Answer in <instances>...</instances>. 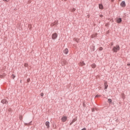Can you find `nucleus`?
Returning <instances> with one entry per match:
<instances>
[{"mask_svg":"<svg viewBox=\"0 0 130 130\" xmlns=\"http://www.w3.org/2000/svg\"><path fill=\"white\" fill-rule=\"evenodd\" d=\"M120 50V47H119V45H117L113 47L112 51L113 52H117V51H119Z\"/></svg>","mask_w":130,"mask_h":130,"instance_id":"1","label":"nucleus"},{"mask_svg":"<svg viewBox=\"0 0 130 130\" xmlns=\"http://www.w3.org/2000/svg\"><path fill=\"white\" fill-rule=\"evenodd\" d=\"M58 25V21L56 20L54 22L51 23L50 26L51 27H53L54 26H57Z\"/></svg>","mask_w":130,"mask_h":130,"instance_id":"2","label":"nucleus"},{"mask_svg":"<svg viewBox=\"0 0 130 130\" xmlns=\"http://www.w3.org/2000/svg\"><path fill=\"white\" fill-rule=\"evenodd\" d=\"M58 35L56 32H54L52 35V39L53 40H55V39H56L57 38Z\"/></svg>","mask_w":130,"mask_h":130,"instance_id":"3","label":"nucleus"},{"mask_svg":"<svg viewBox=\"0 0 130 130\" xmlns=\"http://www.w3.org/2000/svg\"><path fill=\"white\" fill-rule=\"evenodd\" d=\"M67 120H68V117L67 116H63L61 118V120L62 122H66V121H67Z\"/></svg>","mask_w":130,"mask_h":130,"instance_id":"4","label":"nucleus"},{"mask_svg":"<svg viewBox=\"0 0 130 130\" xmlns=\"http://www.w3.org/2000/svg\"><path fill=\"white\" fill-rule=\"evenodd\" d=\"M1 103H3V104H8V103H9V102L6 99H3L1 101Z\"/></svg>","mask_w":130,"mask_h":130,"instance_id":"5","label":"nucleus"},{"mask_svg":"<svg viewBox=\"0 0 130 130\" xmlns=\"http://www.w3.org/2000/svg\"><path fill=\"white\" fill-rule=\"evenodd\" d=\"M60 63L61 64V66H66V64H67V60H62L60 62Z\"/></svg>","mask_w":130,"mask_h":130,"instance_id":"6","label":"nucleus"},{"mask_svg":"<svg viewBox=\"0 0 130 130\" xmlns=\"http://www.w3.org/2000/svg\"><path fill=\"white\" fill-rule=\"evenodd\" d=\"M45 125L47 126V128H49L50 127L49 121H46L45 122Z\"/></svg>","mask_w":130,"mask_h":130,"instance_id":"7","label":"nucleus"},{"mask_svg":"<svg viewBox=\"0 0 130 130\" xmlns=\"http://www.w3.org/2000/svg\"><path fill=\"white\" fill-rule=\"evenodd\" d=\"M120 6L122 7V8H124L126 6L125 2L124 1H123L121 3Z\"/></svg>","mask_w":130,"mask_h":130,"instance_id":"8","label":"nucleus"},{"mask_svg":"<svg viewBox=\"0 0 130 130\" xmlns=\"http://www.w3.org/2000/svg\"><path fill=\"white\" fill-rule=\"evenodd\" d=\"M122 20H121V18H118L116 20V22L119 24L120 23H121Z\"/></svg>","mask_w":130,"mask_h":130,"instance_id":"9","label":"nucleus"},{"mask_svg":"<svg viewBox=\"0 0 130 130\" xmlns=\"http://www.w3.org/2000/svg\"><path fill=\"white\" fill-rule=\"evenodd\" d=\"M63 53H64V54H68L69 53V49L68 48L64 49Z\"/></svg>","mask_w":130,"mask_h":130,"instance_id":"10","label":"nucleus"},{"mask_svg":"<svg viewBox=\"0 0 130 130\" xmlns=\"http://www.w3.org/2000/svg\"><path fill=\"white\" fill-rule=\"evenodd\" d=\"M79 64L80 67H83V66H85L86 64V63H85V62H84V61H81V62H79Z\"/></svg>","mask_w":130,"mask_h":130,"instance_id":"11","label":"nucleus"},{"mask_svg":"<svg viewBox=\"0 0 130 130\" xmlns=\"http://www.w3.org/2000/svg\"><path fill=\"white\" fill-rule=\"evenodd\" d=\"M97 33L93 34L91 36V38H95V37H97Z\"/></svg>","mask_w":130,"mask_h":130,"instance_id":"12","label":"nucleus"},{"mask_svg":"<svg viewBox=\"0 0 130 130\" xmlns=\"http://www.w3.org/2000/svg\"><path fill=\"white\" fill-rule=\"evenodd\" d=\"M73 40H74V41H75L76 42H77V43L80 42V39L75 38L73 39Z\"/></svg>","mask_w":130,"mask_h":130,"instance_id":"13","label":"nucleus"},{"mask_svg":"<svg viewBox=\"0 0 130 130\" xmlns=\"http://www.w3.org/2000/svg\"><path fill=\"white\" fill-rule=\"evenodd\" d=\"M104 85H105V89H107V88H108V85L107 84V82H105Z\"/></svg>","mask_w":130,"mask_h":130,"instance_id":"14","label":"nucleus"},{"mask_svg":"<svg viewBox=\"0 0 130 130\" xmlns=\"http://www.w3.org/2000/svg\"><path fill=\"white\" fill-rule=\"evenodd\" d=\"M99 9L100 10H103V5L102 4L99 5Z\"/></svg>","mask_w":130,"mask_h":130,"instance_id":"15","label":"nucleus"},{"mask_svg":"<svg viewBox=\"0 0 130 130\" xmlns=\"http://www.w3.org/2000/svg\"><path fill=\"white\" fill-rule=\"evenodd\" d=\"M91 67L92 69H95L96 68V64L93 63L91 65Z\"/></svg>","mask_w":130,"mask_h":130,"instance_id":"16","label":"nucleus"},{"mask_svg":"<svg viewBox=\"0 0 130 130\" xmlns=\"http://www.w3.org/2000/svg\"><path fill=\"white\" fill-rule=\"evenodd\" d=\"M77 121V119H74L72 122H71L70 124H73L74 123V122H75V121Z\"/></svg>","mask_w":130,"mask_h":130,"instance_id":"17","label":"nucleus"},{"mask_svg":"<svg viewBox=\"0 0 130 130\" xmlns=\"http://www.w3.org/2000/svg\"><path fill=\"white\" fill-rule=\"evenodd\" d=\"M108 102H109V103H112V100H111V99H108Z\"/></svg>","mask_w":130,"mask_h":130,"instance_id":"18","label":"nucleus"},{"mask_svg":"<svg viewBox=\"0 0 130 130\" xmlns=\"http://www.w3.org/2000/svg\"><path fill=\"white\" fill-rule=\"evenodd\" d=\"M19 119L20 120H22V119H23V116L22 115H20L19 116Z\"/></svg>","mask_w":130,"mask_h":130,"instance_id":"19","label":"nucleus"},{"mask_svg":"<svg viewBox=\"0 0 130 130\" xmlns=\"http://www.w3.org/2000/svg\"><path fill=\"white\" fill-rule=\"evenodd\" d=\"M11 77H12V79H15V78H16V76H15L14 74H12Z\"/></svg>","mask_w":130,"mask_h":130,"instance_id":"20","label":"nucleus"},{"mask_svg":"<svg viewBox=\"0 0 130 130\" xmlns=\"http://www.w3.org/2000/svg\"><path fill=\"white\" fill-rule=\"evenodd\" d=\"M75 11H76L75 8H73L72 9H71V12H75Z\"/></svg>","mask_w":130,"mask_h":130,"instance_id":"21","label":"nucleus"},{"mask_svg":"<svg viewBox=\"0 0 130 130\" xmlns=\"http://www.w3.org/2000/svg\"><path fill=\"white\" fill-rule=\"evenodd\" d=\"M100 97H101V95H96L95 96V98H99Z\"/></svg>","mask_w":130,"mask_h":130,"instance_id":"22","label":"nucleus"},{"mask_svg":"<svg viewBox=\"0 0 130 130\" xmlns=\"http://www.w3.org/2000/svg\"><path fill=\"white\" fill-rule=\"evenodd\" d=\"M99 50H100V51L103 50V48H102V47H100Z\"/></svg>","mask_w":130,"mask_h":130,"instance_id":"23","label":"nucleus"},{"mask_svg":"<svg viewBox=\"0 0 130 130\" xmlns=\"http://www.w3.org/2000/svg\"><path fill=\"white\" fill-rule=\"evenodd\" d=\"M10 0H3V2H7V3H9Z\"/></svg>","mask_w":130,"mask_h":130,"instance_id":"24","label":"nucleus"},{"mask_svg":"<svg viewBox=\"0 0 130 130\" xmlns=\"http://www.w3.org/2000/svg\"><path fill=\"white\" fill-rule=\"evenodd\" d=\"M44 95V93H43V92H42V93H41V96L42 97H43Z\"/></svg>","mask_w":130,"mask_h":130,"instance_id":"25","label":"nucleus"},{"mask_svg":"<svg viewBox=\"0 0 130 130\" xmlns=\"http://www.w3.org/2000/svg\"><path fill=\"white\" fill-rule=\"evenodd\" d=\"M24 67H25L26 68H27V67H28V64L27 63H25L24 64Z\"/></svg>","mask_w":130,"mask_h":130,"instance_id":"26","label":"nucleus"},{"mask_svg":"<svg viewBox=\"0 0 130 130\" xmlns=\"http://www.w3.org/2000/svg\"><path fill=\"white\" fill-rule=\"evenodd\" d=\"M27 82L28 83H29V82H30V79H28L27 80Z\"/></svg>","mask_w":130,"mask_h":130,"instance_id":"27","label":"nucleus"},{"mask_svg":"<svg viewBox=\"0 0 130 130\" xmlns=\"http://www.w3.org/2000/svg\"><path fill=\"white\" fill-rule=\"evenodd\" d=\"M100 16L101 17V18H103V15H100Z\"/></svg>","mask_w":130,"mask_h":130,"instance_id":"28","label":"nucleus"},{"mask_svg":"<svg viewBox=\"0 0 130 130\" xmlns=\"http://www.w3.org/2000/svg\"><path fill=\"white\" fill-rule=\"evenodd\" d=\"M111 2L112 3H113V2H114V0H111Z\"/></svg>","mask_w":130,"mask_h":130,"instance_id":"29","label":"nucleus"},{"mask_svg":"<svg viewBox=\"0 0 130 130\" xmlns=\"http://www.w3.org/2000/svg\"><path fill=\"white\" fill-rule=\"evenodd\" d=\"M91 111L93 112H94V109H92Z\"/></svg>","mask_w":130,"mask_h":130,"instance_id":"30","label":"nucleus"},{"mask_svg":"<svg viewBox=\"0 0 130 130\" xmlns=\"http://www.w3.org/2000/svg\"><path fill=\"white\" fill-rule=\"evenodd\" d=\"M28 27H31V24H29Z\"/></svg>","mask_w":130,"mask_h":130,"instance_id":"31","label":"nucleus"},{"mask_svg":"<svg viewBox=\"0 0 130 130\" xmlns=\"http://www.w3.org/2000/svg\"><path fill=\"white\" fill-rule=\"evenodd\" d=\"M127 65L128 66V67H129V66H130V63L127 64Z\"/></svg>","mask_w":130,"mask_h":130,"instance_id":"32","label":"nucleus"},{"mask_svg":"<svg viewBox=\"0 0 130 130\" xmlns=\"http://www.w3.org/2000/svg\"><path fill=\"white\" fill-rule=\"evenodd\" d=\"M64 1H65V2H67V1H68V0H64Z\"/></svg>","mask_w":130,"mask_h":130,"instance_id":"33","label":"nucleus"},{"mask_svg":"<svg viewBox=\"0 0 130 130\" xmlns=\"http://www.w3.org/2000/svg\"><path fill=\"white\" fill-rule=\"evenodd\" d=\"M119 1H121V0H119Z\"/></svg>","mask_w":130,"mask_h":130,"instance_id":"34","label":"nucleus"},{"mask_svg":"<svg viewBox=\"0 0 130 130\" xmlns=\"http://www.w3.org/2000/svg\"><path fill=\"white\" fill-rule=\"evenodd\" d=\"M122 95H124V94H123Z\"/></svg>","mask_w":130,"mask_h":130,"instance_id":"35","label":"nucleus"}]
</instances>
